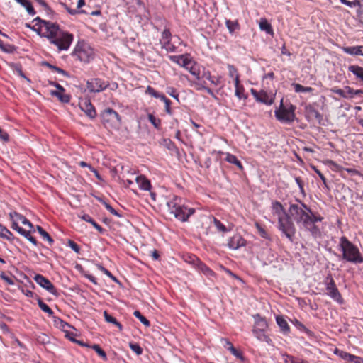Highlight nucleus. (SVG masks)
Returning a JSON list of instances; mask_svg holds the SVG:
<instances>
[{
    "label": "nucleus",
    "mask_w": 363,
    "mask_h": 363,
    "mask_svg": "<svg viewBox=\"0 0 363 363\" xmlns=\"http://www.w3.org/2000/svg\"><path fill=\"white\" fill-rule=\"evenodd\" d=\"M303 208L297 204H291L289 211V216L285 211L282 204L277 201L272 202V213L274 219L278 220L279 227H290L292 225L291 217L298 224L313 225L317 221H320L322 218L315 216L310 208L303 203H301Z\"/></svg>",
    "instance_id": "f257e3e1"
},
{
    "label": "nucleus",
    "mask_w": 363,
    "mask_h": 363,
    "mask_svg": "<svg viewBox=\"0 0 363 363\" xmlns=\"http://www.w3.org/2000/svg\"><path fill=\"white\" fill-rule=\"evenodd\" d=\"M33 27L28 26L35 31L40 37L46 38L49 42L57 47L59 51L67 50L70 48L74 35L60 28L57 23L35 18Z\"/></svg>",
    "instance_id": "f03ea898"
},
{
    "label": "nucleus",
    "mask_w": 363,
    "mask_h": 363,
    "mask_svg": "<svg viewBox=\"0 0 363 363\" xmlns=\"http://www.w3.org/2000/svg\"><path fill=\"white\" fill-rule=\"evenodd\" d=\"M338 246L343 259L355 264L363 263V256L359 248L346 237L340 238Z\"/></svg>",
    "instance_id": "7ed1b4c3"
},
{
    "label": "nucleus",
    "mask_w": 363,
    "mask_h": 363,
    "mask_svg": "<svg viewBox=\"0 0 363 363\" xmlns=\"http://www.w3.org/2000/svg\"><path fill=\"white\" fill-rule=\"evenodd\" d=\"M181 199L177 196H173L169 199L167 205L171 213H173L176 218L181 221H186L189 217L194 213V208H187L185 206H181L179 202Z\"/></svg>",
    "instance_id": "20e7f679"
},
{
    "label": "nucleus",
    "mask_w": 363,
    "mask_h": 363,
    "mask_svg": "<svg viewBox=\"0 0 363 363\" xmlns=\"http://www.w3.org/2000/svg\"><path fill=\"white\" fill-rule=\"evenodd\" d=\"M72 56L84 63H89L94 59V49L84 41H79L75 45Z\"/></svg>",
    "instance_id": "39448f33"
},
{
    "label": "nucleus",
    "mask_w": 363,
    "mask_h": 363,
    "mask_svg": "<svg viewBox=\"0 0 363 363\" xmlns=\"http://www.w3.org/2000/svg\"><path fill=\"white\" fill-rule=\"evenodd\" d=\"M296 106L291 104H290L289 106H284L283 104V100H281L280 106L274 111L275 117L281 123L290 124L293 123L296 118Z\"/></svg>",
    "instance_id": "423d86ee"
},
{
    "label": "nucleus",
    "mask_w": 363,
    "mask_h": 363,
    "mask_svg": "<svg viewBox=\"0 0 363 363\" xmlns=\"http://www.w3.org/2000/svg\"><path fill=\"white\" fill-rule=\"evenodd\" d=\"M101 120L103 124L107 128L116 129L121 123V118L119 114L112 108H106L101 113Z\"/></svg>",
    "instance_id": "0eeeda50"
},
{
    "label": "nucleus",
    "mask_w": 363,
    "mask_h": 363,
    "mask_svg": "<svg viewBox=\"0 0 363 363\" xmlns=\"http://www.w3.org/2000/svg\"><path fill=\"white\" fill-rule=\"evenodd\" d=\"M326 290L327 294L335 301L338 303L339 304H342L344 303V300L337 288L335 281L333 277L329 275L326 278Z\"/></svg>",
    "instance_id": "6e6552de"
},
{
    "label": "nucleus",
    "mask_w": 363,
    "mask_h": 363,
    "mask_svg": "<svg viewBox=\"0 0 363 363\" xmlns=\"http://www.w3.org/2000/svg\"><path fill=\"white\" fill-rule=\"evenodd\" d=\"M109 82L100 78H92L86 82V89L91 93H98L105 90Z\"/></svg>",
    "instance_id": "1a4fd4ad"
},
{
    "label": "nucleus",
    "mask_w": 363,
    "mask_h": 363,
    "mask_svg": "<svg viewBox=\"0 0 363 363\" xmlns=\"http://www.w3.org/2000/svg\"><path fill=\"white\" fill-rule=\"evenodd\" d=\"M146 94L155 97L156 99H160L164 103L165 105V111L168 115H172V109L171 108L172 102L171 101L165 96L164 94L158 92L154 88L150 86H148L145 91Z\"/></svg>",
    "instance_id": "9d476101"
},
{
    "label": "nucleus",
    "mask_w": 363,
    "mask_h": 363,
    "mask_svg": "<svg viewBox=\"0 0 363 363\" xmlns=\"http://www.w3.org/2000/svg\"><path fill=\"white\" fill-rule=\"evenodd\" d=\"M250 92L256 101L259 103L264 104L267 106H271L274 103V97L268 94L264 90L257 91L252 88Z\"/></svg>",
    "instance_id": "9b49d317"
},
{
    "label": "nucleus",
    "mask_w": 363,
    "mask_h": 363,
    "mask_svg": "<svg viewBox=\"0 0 363 363\" xmlns=\"http://www.w3.org/2000/svg\"><path fill=\"white\" fill-rule=\"evenodd\" d=\"M171 40L172 33L169 28H165L162 33L161 38L160 39L161 47L165 49L167 52H176L177 47L171 43Z\"/></svg>",
    "instance_id": "f8f14e48"
},
{
    "label": "nucleus",
    "mask_w": 363,
    "mask_h": 363,
    "mask_svg": "<svg viewBox=\"0 0 363 363\" xmlns=\"http://www.w3.org/2000/svg\"><path fill=\"white\" fill-rule=\"evenodd\" d=\"M34 280L38 284H39L43 289H46L48 292L52 294H55V288L49 279L41 274H35L34 277Z\"/></svg>",
    "instance_id": "ddd939ff"
},
{
    "label": "nucleus",
    "mask_w": 363,
    "mask_h": 363,
    "mask_svg": "<svg viewBox=\"0 0 363 363\" xmlns=\"http://www.w3.org/2000/svg\"><path fill=\"white\" fill-rule=\"evenodd\" d=\"M10 218L12 221V227H19L20 225L33 227L32 223L24 216L17 212L10 213Z\"/></svg>",
    "instance_id": "4468645a"
},
{
    "label": "nucleus",
    "mask_w": 363,
    "mask_h": 363,
    "mask_svg": "<svg viewBox=\"0 0 363 363\" xmlns=\"http://www.w3.org/2000/svg\"><path fill=\"white\" fill-rule=\"evenodd\" d=\"M306 117L308 121H315L318 124H320L323 120V116L311 105H308L306 107Z\"/></svg>",
    "instance_id": "2eb2a0df"
},
{
    "label": "nucleus",
    "mask_w": 363,
    "mask_h": 363,
    "mask_svg": "<svg viewBox=\"0 0 363 363\" xmlns=\"http://www.w3.org/2000/svg\"><path fill=\"white\" fill-rule=\"evenodd\" d=\"M170 61L185 68L191 63L190 54H184L179 55H169L168 57Z\"/></svg>",
    "instance_id": "dca6fc26"
},
{
    "label": "nucleus",
    "mask_w": 363,
    "mask_h": 363,
    "mask_svg": "<svg viewBox=\"0 0 363 363\" xmlns=\"http://www.w3.org/2000/svg\"><path fill=\"white\" fill-rule=\"evenodd\" d=\"M81 109L86 113L87 116L93 119L96 116V112L94 106L91 104L90 100L84 99L79 103Z\"/></svg>",
    "instance_id": "f3484780"
},
{
    "label": "nucleus",
    "mask_w": 363,
    "mask_h": 363,
    "mask_svg": "<svg viewBox=\"0 0 363 363\" xmlns=\"http://www.w3.org/2000/svg\"><path fill=\"white\" fill-rule=\"evenodd\" d=\"M202 77L200 76L199 79H196L194 81H189L190 85L193 86L196 90L197 91H201L204 90L206 91L208 94H210L212 96H215L213 91L212 89L208 88L206 86V82L203 80H201Z\"/></svg>",
    "instance_id": "a211bd4d"
},
{
    "label": "nucleus",
    "mask_w": 363,
    "mask_h": 363,
    "mask_svg": "<svg viewBox=\"0 0 363 363\" xmlns=\"http://www.w3.org/2000/svg\"><path fill=\"white\" fill-rule=\"evenodd\" d=\"M245 244V240L240 235L235 234L231 237L228 242V246L233 250H237L240 247L244 246Z\"/></svg>",
    "instance_id": "6ab92c4d"
},
{
    "label": "nucleus",
    "mask_w": 363,
    "mask_h": 363,
    "mask_svg": "<svg viewBox=\"0 0 363 363\" xmlns=\"http://www.w3.org/2000/svg\"><path fill=\"white\" fill-rule=\"evenodd\" d=\"M267 330H252L253 335L261 342H266L267 345H271L272 344V339L267 334Z\"/></svg>",
    "instance_id": "aec40b11"
},
{
    "label": "nucleus",
    "mask_w": 363,
    "mask_h": 363,
    "mask_svg": "<svg viewBox=\"0 0 363 363\" xmlns=\"http://www.w3.org/2000/svg\"><path fill=\"white\" fill-rule=\"evenodd\" d=\"M255 320L252 330H267L268 324L266 319L257 313L253 315Z\"/></svg>",
    "instance_id": "412c9836"
},
{
    "label": "nucleus",
    "mask_w": 363,
    "mask_h": 363,
    "mask_svg": "<svg viewBox=\"0 0 363 363\" xmlns=\"http://www.w3.org/2000/svg\"><path fill=\"white\" fill-rule=\"evenodd\" d=\"M342 50L348 55L354 56H363V45L342 47Z\"/></svg>",
    "instance_id": "4be33fe9"
},
{
    "label": "nucleus",
    "mask_w": 363,
    "mask_h": 363,
    "mask_svg": "<svg viewBox=\"0 0 363 363\" xmlns=\"http://www.w3.org/2000/svg\"><path fill=\"white\" fill-rule=\"evenodd\" d=\"M135 182L139 188L143 191H150L151 189L150 181L147 179L144 175H140L136 177Z\"/></svg>",
    "instance_id": "5701e85b"
},
{
    "label": "nucleus",
    "mask_w": 363,
    "mask_h": 363,
    "mask_svg": "<svg viewBox=\"0 0 363 363\" xmlns=\"http://www.w3.org/2000/svg\"><path fill=\"white\" fill-rule=\"evenodd\" d=\"M326 164H328V165H330L331 167H333V168L337 171H340V170L343 169V170L346 171L347 172L351 174L352 175L361 176V173L358 170H357L355 169H352V168H343L333 160H327Z\"/></svg>",
    "instance_id": "b1692460"
},
{
    "label": "nucleus",
    "mask_w": 363,
    "mask_h": 363,
    "mask_svg": "<svg viewBox=\"0 0 363 363\" xmlns=\"http://www.w3.org/2000/svg\"><path fill=\"white\" fill-rule=\"evenodd\" d=\"M220 154L225 155V160L230 164H235L240 170H243L244 167L241 162L237 158V157L230 152H219Z\"/></svg>",
    "instance_id": "393cba45"
},
{
    "label": "nucleus",
    "mask_w": 363,
    "mask_h": 363,
    "mask_svg": "<svg viewBox=\"0 0 363 363\" xmlns=\"http://www.w3.org/2000/svg\"><path fill=\"white\" fill-rule=\"evenodd\" d=\"M196 79H199L201 76L200 65L191 59V63L185 67Z\"/></svg>",
    "instance_id": "a878e982"
},
{
    "label": "nucleus",
    "mask_w": 363,
    "mask_h": 363,
    "mask_svg": "<svg viewBox=\"0 0 363 363\" xmlns=\"http://www.w3.org/2000/svg\"><path fill=\"white\" fill-rule=\"evenodd\" d=\"M196 269L202 272L204 275H206L208 278H211L216 276L215 272L211 270L207 265H206L203 262L200 261L199 264L196 267Z\"/></svg>",
    "instance_id": "bb28decb"
},
{
    "label": "nucleus",
    "mask_w": 363,
    "mask_h": 363,
    "mask_svg": "<svg viewBox=\"0 0 363 363\" xmlns=\"http://www.w3.org/2000/svg\"><path fill=\"white\" fill-rule=\"evenodd\" d=\"M50 94L57 97L61 102L69 103L70 101L71 96L69 94H65V91H51Z\"/></svg>",
    "instance_id": "cd10ccee"
},
{
    "label": "nucleus",
    "mask_w": 363,
    "mask_h": 363,
    "mask_svg": "<svg viewBox=\"0 0 363 363\" xmlns=\"http://www.w3.org/2000/svg\"><path fill=\"white\" fill-rule=\"evenodd\" d=\"M16 230L20 235L24 236L26 239H28L31 243L34 245H37L36 239L31 235V231L27 230L26 228H13Z\"/></svg>",
    "instance_id": "c85d7f7f"
},
{
    "label": "nucleus",
    "mask_w": 363,
    "mask_h": 363,
    "mask_svg": "<svg viewBox=\"0 0 363 363\" xmlns=\"http://www.w3.org/2000/svg\"><path fill=\"white\" fill-rule=\"evenodd\" d=\"M52 318L55 325L63 331L67 332V330L71 328V325L63 321L61 318L54 315L52 316Z\"/></svg>",
    "instance_id": "c756f323"
},
{
    "label": "nucleus",
    "mask_w": 363,
    "mask_h": 363,
    "mask_svg": "<svg viewBox=\"0 0 363 363\" xmlns=\"http://www.w3.org/2000/svg\"><path fill=\"white\" fill-rule=\"evenodd\" d=\"M348 70L363 82V67L358 65H350L348 67Z\"/></svg>",
    "instance_id": "7c9ffc66"
},
{
    "label": "nucleus",
    "mask_w": 363,
    "mask_h": 363,
    "mask_svg": "<svg viewBox=\"0 0 363 363\" xmlns=\"http://www.w3.org/2000/svg\"><path fill=\"white\" fill-rule=\"evenodd\" d=\"M276 322L283 333H287L289 332L290 328L286 320L282 316H277Z\"/></svg>",
    "instance_id": "2f4dec72"
},
{
    "label": "nucleus",
    "mask_w": 363,
    "mask_h": 363,
    "mask_svg": "<svg viewBox=\"0 0 363 363\" xmlns=\"http://www.w3.org/2000/svg\"><path fill=\"white\" fill-rule=\"evenodd\" d=\"M184 260L194 266L195 268L199 264V262H200V259L194 255L191 254H186L183 256Z\"/></svg>",
    "instance_id": "473e14b6"
},
{
    "label": "nucleus",
    "mask_w": 363,
    "mask_h": 363,
    "mask_svg": "<svg viewBox=\"0 0 363 363\" xmlns=\"http://www.w3.org/2000/svg\"><path fill=\"white\" fill-rule=\"evenodd\" d=\"M228 69L229 76L234 79L235 84L240 82V76L237 68L233 65H228Z\"/></svg>",
    "instance_id": "72a5a7b5"
},
{
    "label": "nucleus",
    "mask_w": 363,
    "mask_h": 363,
    "mask_svg": "<svg viewBox=\"0 0 363 363\" xmlns=\"http://www.w3.org/2000/svg\"><path fill=\"white\" fill-rule=\"evenodd\" d=\"M15 1L16 2H18V4H20L21 6H23V7H25L26 11H28V13L30 15L34 16L35 14V9L30 1H28V0H15Z\"/></svg>",
    "instance_id": "f704fd0d"
},
{
    "label": "nucleus",
    "mask_w": 363,
    "mask_h": 363,
    "mask_svg": "<svg viewBox=\"0 0 363 363\" xmlns=\"http://www.w3.org/2000/svg\"><path fill=\"white\" fill-rule=\"evenodd\" d=\"M259 28L268 34H273L272 27L266 18H262L260 20Z\"/></svg>",
    "instance_id": "c9c22d12"
},
{
    "label": "nucleus",
    "mask_w": 363,
    "mask_h": 363,
    "mask_svg": "<svg viewBox=\"0 0 363 363\" xmlns=\"http://www.w3.org/2000/svg\"><path fill=\"white\" fill-rule=\"evenodd\" d=\"M104 316L106 322L115 325L120 331L123 330L122 325L115 318L109 315L106 311L104 312Z\"/></svg>",
    "instance_id": "e433bc0d"
},
{
    "label": "nucleus",
    "mask_w": 363,
    "mask_h": 363,
    "mask_svg": "<svg viewBox=\"0 0 363 363\" xmlns=\"http://www.w3.org/2000/svg\"><path fill=\"white\" fill-rule=\"evenodd\" d=\"M235 95L239 99H247V96L245 94V89L242 85L240 84V82L238 84H235Z\"/></svg>",
    "instance_id": "4c0bfd02"
},
{
    "label": "nucleus",
    "mask_w": 363,
    "mask_h": 363,
    "mask_svg": "<svg viewBox=\"0 0 363 363\" xmlns=\"http://www.w3.org/2000/svg\"><path fill=\"white\" fill-rule=\"evenodd\" d=\"M334 353L340 357L341 359L347 361L351 362L352 360V358L354 357V354H352L350 353H348L347 352H345L343 350H340L338 349H335Z\"/></svg>",
    "instance_id": "58836bf2"
},
{
    "label": "nucleus",
    "mask_w": 363,
    "mask_h": 363,
    "mask_svg": "<svg viewBox=\"0 0 363 363\" xmlns=\"http://www.w3.org/2000/svg\"><path fill=\"white\" fill-rule=\"evenodd\" d=\"M202 78H205L211 82V83L215 86H217L220 83L219 78L212 76L210 71H204L202 74Z\"/></svg>",
    "instance_id": "ea45409f"
},
{
    "label": "nucleus",
    "mask_w": 363,
    "mask_h": 363,
    "mask_svg": "<svg viewBox=\"0 0 363 363\" xmlns=\"http://www.w3.org/2000/svg\"><path fill=\"white\" fill-rule=\"evenodd\" d=\"M225 25L230 33H233L235 30L240 29V25L237 21L226 20Z\"/></svg>",
    "instance_id": "a19ab883"
},
{
    "label": "nucleus",
    "mask_w": 363,
    "mask_h": 363,
    "mask_svg": "<svg viewBox=\"0 0 363 363\" xmlns=\"http://www.w3.org/2000/svg\"><path fill=\"white\" fill-rule=\"evenodd\" d=\"M38 306L40 307V308L43 311H44L47 314H48L50 316H53L54 313H53L52 310L48 306V305L45 303L40 298H38Z\"/></svg>",
    "instance_id": "79ce46f5"
},
{
    "label": "nucleus",
    "mask_w": 363,
    "mask_h": 363,
    "mask_svg": "<svg viewBox=\"0 0 363 363\" xmlns=\"http://www.w3.org/2000/svg\"><path fill=\"white\" fill-rule=\"evenodd\" d=\"M11 67L13 69V72L16 73L18 75L21 76V77L27 79L29 81V79L25 76V74L23 72L22 70V66L19 63H12L10 65Z\"/></svg>",
    "instance_id": "37998d69"
},
{
    "label": "nucleus",
    "mask_w": 363,
    "mask_h": 363,
    "mask_svg": "<svg viewBox=\"0 0 363 363\" xmlns=\"http://www.w3.org/2000/svg\"><path fill=\"white\" fill-rule=\"evenodd\" d=\"M0 238L9 241H12L14 238L13 234L8 228H0Z\"/></svg>",
    "instance_id": "c03bdc74"
},
{
    "label": "nucleus",
    "mask_w": 363,
    "mask_h": 363,
    "mask_svg": "<svg viewBox=\"0 0 363 363\" xmlns=\"http://www.w3.org/2000/svg\"><path fill=\"white\" fill-rule=\"evenodd\" d=\"M148 120L152 124V125L157 128L160 129L161 126V120L158 118H156L153 114H148Z\"/></svg>",
    "instance_id": "a18cd8bd"
},
{
    "label": "nucleus",
    "mask_w": 363,
    "mask_h": 363,
    "mask_svg": "<svg viewBox=\"0 0 363 363\" xmlns=\"http://www.w3.org/2000/svg\"><path fill=\"white\" fill-rule=\"evenodd\" d=\"M294 91L297 93L300 92H311L313 91V88L310 86H303L300 84H293Z\"/></svg>",
    "instance_id": "49530a36"
},
{
    "label": "nucleus",
    "mask_w": 363,
    "mask_h": 363,
    "mask_svg": "<svg viewBox=\"0 0 363 363\" xmlns=\"http://www.w3.org/2000/svg\"><path fill=\"white\" fill-rule=\"evenodd\" d=\"M133 315L140 320V321L145 326L148 327L150 325V321L144 317L140 311H135L133 313Z\"/></svg>",
    "instance_id": "de8ad7c7"
},
{
    "label": "nucleus",
    "mask_w": 363,
    "mask_h": 363,
    "mask_svg": "<svg viewBox=\"0 0 363 363\" xmlns=\"http://www.w3.org/2000/svg\"><path fill=\"white\" fill-rule=\"evenodd\" d=\"M99 357H101L104 360L107 359V356L106 352L100 347L99 345H93L91 347Z\"/></svg>",
    "instance_id": "09e8293b"
},
{
    "label": "nucleus",
    "mask_w": 363,
    "mask_h": 363,
    "mask_svg": "<svg viewBox=\"0 0 363 363\" xmlns=\"http://www.w3.org/2000/svg\"><path fill=\"white\" fill-rule=\"evenodd\" d=\"M0 48L2 51L7 52V53H11L14 50V47L13 45H11L9 44H4V42L0 39Z\"/></svg>",
    "instance_id": "8fccbe9b"
},
{
    "label": "nucleus",
    "mask_w": 363,
    "mask_h": 363,
    "mask_svg": "<svg viewBox=\"0 0 363 363\" xmlns=\"http://www.w3.org/2000/svg\"><path fill=\"white\" fill-rule=\"evenodd\" d=\"M40 234L42 235L43 239L46 240L49 244L51 245H52L54 240L50 236V235L43 230V228H37Z\"/></svg>",
    "instance_id": "3c124183"
},
{
    "label": "nucleus",
    "mask_w": 363,
    "mask_h": 363,
    "mask_svg": "<svg viewBox=\"0 0 363 363\" xmlns=\"http://www.w3.org/2000/svg\"><path fill=\"white\" fill-rule=\"evenodd\" d=\"M342 4L349 6V7H356L359 6L361 7V2L359 0H354L352 1H348V0H343Z\"/></svg>",
    "instance_id": "603ef678"
},
{
    "label": "nucleus",
    "mask_w": 363,
    "mask_h": 363,
    "mask_svg": "<svg viewBox=\"0 0 363 363\" xmlns=\"http://www.w3.org/2000/svg\"><path fill=\"white\" fill-rule=\"evenodd\" d=\"M67 245L69 246L76 253L79 254L80 252L79 246L73 240H68Z\"/></svg>",
    "instance_id": "864d4df0"
},
{
    "label": "nucleus",
    "mask_w": 363,
    "mask_h": 363,
    "mask_svg": "<svg viewBox=\"0 0 363 363\" xmlns=\"http://www.w3.org/2000/svg\"><path fill=\"white\" fill-rule=\"evenodd\" d=\"M167 93L173 97L174 99H177L179 101V94L177 91V89L174 87H167Z\"/></svg>",
    "instance_id": "5fc2aeb1"
},
{
    "label": "nucleus",
    "mask_w": 363,
    "mask_h": 363,
    "mask_svg": "<svg viewBox=\"0 0 363 363\" xmlns=\"http://www.w3.org/2000/svg\"><path fill=\"white\" fill-rule=\"evenodd\" d=\"M45 65L47 67H48L53 72H57V73H60V74H62L64 75L66 74V72L63 69H62L60 67H57L55 65H52L48 62H45Z\"/></svg>",
    "instance_id": "6e6d98bb"
},
{
    "label": "nucleus",
    "mask_w": 363,
    "mask_h": 363,
    "mask_svg": "<svg viewBox=\"0 0 363 363\" xmlns=\"http://www.w3.org/2000/svg\"><path fill=\"white\" fill-rule=\"evenodd\" d=\"M82 219L84 220L91 223L94 227H100L94 220L93 218L88 214H84L82 216Z\"/></svg>",
    "instance_id": "4d7b16f0"
},
{
    "label": "nucleus",
    "mask_w": 363,
    "mask_h": 363,
    "mask_svg": "<svg viewBox=\"0 0 363 363\" xmlns=\"http://www.w3.org/2000/svg\"><path fill=\"white\" fill-rule=\"evenodd\" d=\"M99 201L104 205L106 208L112 214L119 216L117 211L108 203L102 199H99Z\"/></svg>",
    "instance_id": "13d9d810"
},
{
    "label": "nucleus",
    "mask_w": 363,
    "mask_h": 363,
    "mask_svg": "<svg viewBox=\"0 0 363 363\" xmlns=\"http://www.w3.org/2000/svg\"><path fill=\"white\" fill-rule=\"evenodd\" d=\"M282 233H284L291 241L293 240V235H294V228H281Z\"/></svg>",
    "instance_id": "bf43d9fd"
},
{
    "label": "nucleus",
    "mask_w": 363,
    "mask_h": 363,
    "mask_svg": "<svg viewBox=\"0 0 363 363\" xmlns=\"http://www.w3.org/2000/svg\"><path fill=\"white\" fill-rule=\"evenodd\" d=\"M313 169L315 171V172L318 175L320 179L322 180L325 186L328 188L327 180H326V178L325 177V176L321 173V172L317 167H313Z\"/></svg>",
    "instance_id": "052dcab7"
},
{
    "label": "nucleus",
    "mask_w": 363,
    "mask_h": 363,
    "mask_svg": "<svg viewBox=\"0 0 363 363\" xmlns=\"http://www.w3.org/2000/svg\"><path fill=\"white\" fill-rule=\"evenodd\" d=\"M130 347L131 348V350L135 352L137 354H141L142 352H143V350L142 348L140 347L139 345L138 344H133V343H130Z\"/></svg>",
    "instance_id": "680f3d73"
},
{
    "label": "nucleus",
    "mask_w": 363,
    "mask_h": 363,
    "mask_svg": "<svg viewBox=\"0 0 363 363\" xmlns=\"http://www.w3.org/2000/svg\"><path fill=\"white\" fill-rule=\"evenodd\" d=\"M345 92L346 95L345 98H352L354 96V89L350 86H345Z\"/></svg>",
    "instance_id": "e2e57ef3"
},
{
    "label": "nucleus",
    "mask_w": 363,
    "mask_h": 363,
    "mask_svg": "<svg viewBox=\"0 0 363 363\" xmlns=\"http://www.w3.org/2000/svg\"><path fill=\"white\" fill-rule=\"evenodd\" d=\"M231 349L232 350L230 352H231V354L233 356L236 357L237 358H238V359H240L241 360L244 359L243 355H242L241 352L238 351L235 347H231Z\"/></svg>",
    "instance_id": "0e129e2a"
},
{
    "label": "nucleus",
    "mask_w": 363,
    "mask_h": 363,
    "mask_svg": "<svg viewBox=\"0 0 363 363\" xmlns=\"http://www.w3.org/2000/svg\"><path fill=\"white\" fill-rule=\"evenodd\" d=\"M0 277L9 285L14 284V281H13V279L6 276L4 272L1 274Z\"/></svg>",
    "instance_id": "69168bd1"
},
{
    "label": "nucleus",
    "mask_w": 363,
    "mask_h": 363,
    "mask_svg": "<svg viewBox=\"0 0 363 363\" xmlns=\"http://www.w3.org/2000/svg\"><path fill=\"white\" fill-rule=\"evenodd\" d=\"M0 139L4 142H7L9 140V134L0 128Z\"/></svg>",
    "instance_id": "338daca9"
},
{
    "label": "nucleus",
    "mask_w": 363,
    "mask_h": 363,
    "mask_svg": "<svg viewBox=\"0 0 363 363\" xmlns=\"http://www.w3.org/2000/svg\"><path fill=\"white\" fill-rule=\"evenodd\" d=\"M221 342H224L225 345L224 347L229 351H230L232 349L231 347H234L233 344L226 338H221Z\"/></svg>",
    "instance_id": "774afa93"
}]
</instances>
